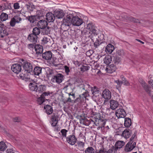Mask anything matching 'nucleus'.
I'll list each match as a JSON object with an SVG mask.
<instances>
[{
  "mask_svg": "<svg viewBox=\"0 0 153 153\" xmlns=\"http://www.w3.org/2000/svg\"><path fill=\"white\" fill-rule=\"evenodd\" d=\"M120 78L122 80L121 82H122V84H123L124 85L128 86L130 85L129 83L128 82L125 78L123 75L120 76Z\"/></svg>",
  "mask_w": 153,
  "mask_h": 153,
  "instance_id": "79ce46f5",
  "label": "nucleus"
},
{
  "mask_svg": "<svg viewBox=\"0 0 153 153\" xmlns=\"http://www.w3.org/2000/svg\"><path fill=\"white\" fill-rule=\"evenodd\" d=\"M115 114L118 118H124L126 115V113L123 109L119 108L116 111Z\"/></svg>",
  "mask_w": 153,
  "mask_h": 153,
  "instance_id": "9d476101",
  "label": "nucleus"
},
{
  "mask_svg": "<svg viewBox=\"0 0 153 153\" xmlns=\"http://www.w3.org/2000/svg\"><path fill=\"white\" fill-rule=\"evenodd\" d=\"M13 7L15 9H19L20 7L19 4L18 3H15L14 4Z\"/></svg>",
  "mask_w": 153,
  "mask_h": 153,
  "instance_id": "680f3d73",
  "label": "nucleus"
},
{
  "mask_svg": "<svg viewBox=\"0 0 153 153\" xmlns=\"http://www.w3.org/2000/svg\"><path fill=\"white\" fill-rule=\"evenodd\" d=\"M99 91L97 90L96 88L95 87H94V88H92L91 89V92L93 95L96 94L97 93H98Z\"/></svg>",
  "mask_w": 153,
  "mask_h": 153,
  "instance_id": "5fc2aeb1",
  "label": "nucleus"
},
{
  "mask_svg": "<svg viewBox=\"0 0 153 153\" xmlns=\"http://www.w3.org/2000/svg\"><path fill=\"white\" fill-rule=\"evenodd\" d=\"M54 15L58 19L62 18L64 15V13L62 10L56 11L54 12Z\"/></svg>",
  "mask_w": 153,
  "mask_h": 153,
  "instance_id": "bb28decb",
  "label": "nucleus"
},
{
  "mask_svg": "<svg viewBox=\"0 0 153 153\" xmlns=\"http://www.w3.org/2000/svg\"><path fill=\"white\" fill-rule=\"evenodd\" d=\"M78 149L81 151H83L84 152V143L80 141L78 143Z\"/></svg>",
  "mask_w": 153,
  "mask_h": 153,
  "instance_id": "c9c22d12",
  "label": "nucleus"
},
{
  "mask_svg": "<svg viewBox=\"0 0 153 153\" xmlns=\"http://www.w3.org/2000/svg\"><path fill=\"white\" fill-rule=\"evenodd\" d=\"M36 54H39L43 52V47L39 45H36L34 47Z\"/></svg>",
  "mask_w": 153,
  "mask_h": 153,
  "instance_id": "412c9836",
  "label": "nucleus"
},
{
  "mask_svg": "<svg viewBox=\"0 0 153 153\" xmlns=\"http://www.w3.org/2000/svg\"><path fill=\"white\" fill-rule=\"evenodd\" d=\"M136 134H137V132L135 131L134 132V134H133L132 137L130 139V140L129 142H130L132 143H133L134 142V137H135L136 135Z\"/></svg>",
  "mask_w": 153,
  "mask_h": 153,
  "instance_id": "4d7b16f0",
  "label": "nucleus"
},
{
  "mask_svg": "<svg viewBox=\"0 0 153 153\" xmlns=\"http://www.w3.org/2000/svg\"><path fill=\"white\" fill-rule=\"evenodd\" d=\"M47 73L48 74L51 75L53 73V72L52 70L50 69H48L47 70Z\"/></svg>",
  "mask_w": 153,
  "mask_h": 153,
  "instance_id": "69168bd1",
  "label": "nucleus"
},
{
  "mask_svg": "<svg viewBox=\"0 0 153 153\" xmlns=\"http://www.w3.org/2000/svg\"><path fill=\"white\" fill-rule=\"evenodd\" d=\"M80 71L82 72H83L85 71H88V67L87 66L82 65L80 68Z\"/></svg>",
  "mask_w": 153,
  "mask_h": 153,
  "instance_id": "de8ad7c7",
  "label": "nucleus"
},
{
  "mask_svg": "<svg viewBox=\"0 0 153 153\" xmlns=\"http://www.w3.org/2000/svg\"><path fill=\"white\" fill-rule=\"evenodd\" d=\"M124 18L126 20L136 23H140V21L138 19H136L132 16H124Z\"/></svg>",
  "mask_w": 153,
  "mask_h": 153,
  "instance_id": "5701e85b",
  "label": "nucleus"
},
{
  "mask_svg": "<svg viewBox=\"0 0 153 153\" xmlns=\"http://www.w3.org/2000/svg\"><path fill=\"white\" fill-rule=\"evenodd\" d=\"M67 132L68 131L65 129H62L61 130V132L63 137H66Z\"/></svg>",
  "mask_w": 153,
  "mask_h": 153,
  "instance_id": "864d4df0",
  "label": "nucleus"
},
{
  "mask_svg": "<svg viewBox=\"0 0 153 153\" xmlns=\"http://www.w3.org/2000/svg\"><path fill=\"white\" fill-rule=\"evenodd\" d=\"M21 120L20 118L19 117H16L13 119V121L14 122H19Z\"/></svg>",
  "mask_w": 153,
  "mask_h": 153,
  "instance_id": "0e129e2a",
  "label": "nucleus"
},
{
  "mask_svg": "<svg viewBox=\"0 0 153 153\" xmlns=\"http://www.w3.org/2000/svg\"><path fill=\"white\" fill-rule=\"evenodd\" d=\"M45 99L41 95L37 100L38 103L39 105H41L45 101Z\"/></svg>",
  "mask_w": 153,
  "mask_h": 153,
  "instance_id": "a18cd8bd",
  "label": "nucleus"
},
{
  "mask_svg": "<svg viewBox=\"0 0 153 153\" xmlns=\"http://www.w3.org/2000/svg\"><path fill=\"white\" fill-rule=\"evenodd\" d=\"M97 40L94 43V45L95 47H97V46H99L100 44H101L102 42H100V39L99 38L98 39H97Z\"/></svg>",
  "mask_w": 153,
  "mask_h": 153,
  "instance_id": "6e6d98bb",
  "label": "nucleus"
},
{
  "mask_svg": "<svg viewBox=\"0 0 153 153\" xmlns=\"http://www.w3.org/2000/svg\"><path fill=\"white\" fill-rule=\"evenodd\" d=\"M139 82L143 90L148 94H150L151 92V88L142 79H140Z\"/></svg>",
  "mask_w": 153,
  "mask_h": 153,
  "instance_id": "20e7f679",
  "label": "nucleus"
},
{
  "mask_svg": "<svg viewBox=\"0 0 153 153\" xmlns=\"http://www.w3.org/2000/svg\"><path fill=\"white\" fill-rule=\"evenodd\" d=\"M26 7L28 11H33L34 7H33L32 5L30 4H26Z\"/></svg>",
  "mask_w": 153,
  "mask_h": 153,
  "instance_id": "603ef678",
  "label": "nucleus"
},
{
  "mask_svg": "<svg viewBox=\"0 0 153 153\" xmlns=\"http://www.w3.org/2000/svg\"><path fill=\"white\" fill-rule=\"evenodd\" d=\"M114 82L117 84L116 85L117 88H118L121 87V85L122 84V82L121 81H120L119 80H117L114 81Z\"/></svg>",
  "mask_w": 153,
  "mask_h": 153,
  "instance_id": "09e8293b",
  "label": "nucleus"
},
{
  "mask_svg": "<svg viewBox=\"0 0 153 153\" xmlns=\"http://www.w3.org/2000/svg\"><path fill=\"white\" fill-rule=\"evenodd\" d=\"M116 70V67L113 64L108 65L107 66L105 69L106 71L109 73H112L115 71Z\"/></svg>",
  "mask_w": 153,
  "mask_h": 153,
  "instance_id": "f3484780",
  "label": "nucleus"
},
{
  "mask_svg": "<svg viewBox=\"0 0 153 153\" xmlns=\"http://www.w3.org/2000/svg\"><path fill=\"white\" fill-rule=\"evenodd\" d=\"M87 95V94L86 92H85L82 94L80 96H81V97L82 98L83 100H84V99L85 100V99L86 98Z\"/></svg>",
  "mask_w": 153,
  "mask_h": 153,
  "instance_id": "e2e57ef3",
  "label": "nucleus"
},
{
  "mask_svg": "<svg viewBox=\"0 0 153 153\" xmlns=\"http://www.w3.org/2000/svg\"><path fill=\"white\" fill-rule=\"evenodd\" d=\"M22 21L21 18L19 16H15L11 19L10 22V25L12 27H14L16 23L20 22Z\"/></svg>",
  "mask_w": 153,
  "mask_h": 153,
  "instance_id": "6e6552de",
  "label": "nucleus"
},
{
  "mask_svg": "<svg viewBox=\"0 0 153 153\" xmlns=\"http://www.w3.org/2000/svg\"><path fill=\"white\" fill-rule=\"evenodd\" d=\"M82 19L73 14H69L63 20V23L61 25V28L64 31L68 30L71 25L74 26H79L83 23Z\"/></svg>",
  "mask_w": 153,
  "mask_h": 153,
  "instance_id": "f257e3e1",
  "label": "nucleus"
},
{
  "mask_svg": "<svg viewBox=\"0 0 153 153\" xmlns=\"http://www.w3.org/2000/svg\"><path fill=\"white\" fill-rule=\"evenodd\" d=\"M24 74L25 73H21L19 75V77L21 79H23L24 77Z\"/></svg>",
  "mask_w": 153,
  "mask_h": 153,
  "instance_id": "338daca9",
  "label": "nucleus"
},
{
  "mask_svg": "<svg viewBox=\"0 0 153 153\" xmlns=\"http://www.w3.org/2000/svg\"><path fill=\"white\" fill-rule=\"evenodd\" d=\"M116 55H117L120 57L124 55V51L123 50H120L118 51L116 53Z\"/></svg>",
  "mask_w": 153,
  "mask_h": 153,
  "instance_id": "3c124183",
  "label": "nucleus"
},
{
  "mask_svg": "<svg viewBox=\"0 0 153 153\" xmlns=\"http://www.w3.org/2000/svg\"><path fill=\"white\" fill-rule=\"evenodd\" d=\"M131 133V131L128 129L125 130L122 133V136L126 139L128 138Z\"/></svg>",
  "mask_w": 153,
  "mask_h": 153,
  "instance_id": "b1692460",
  "label": "nucleus"
},
{
  "mask_svg": "<svg viewBox=\"0 0 153 153\" xmlns=\"http://www.w3.org/2000/svg\"><path fill=\"white\" fill-rule=\"evenodd\" d=\"M72 85V84L71 83L70 81H67L66 82V84L65 85L64 88H67L68 87H71Z\"/></svg>",
  "mask_w": 153,
  "mask_h": 153,
  "instance_id": "052dcab7",
  "label": "nucleus"
},
{
  "mask_svg": "<svg viewBox=\"0 0 153 153\" xmlns=\"http://www.w3.org/2000/svg\"><path fill=\"white\" fill-rule=\"evenodd\" d=\"M114 49V46L110 44L106 46L105 51L108 54H111L113 51Z\"/></svg>",
  "mask_w": 153,
  "mask_h": 153,
  "instance_id": "4be33fe9",
  "label": "nucleus"
},
{
  "mask_svg": "<svg viewBox=\"0 0 153 153\" xmlns=\"http://www.w3.org/2000/svg\"><path fill=\"white\" fill-rule=\"evenodd\" d=\"M102 95L103 97L105 99L109 100L111 98V93L107 89H105L103 91Z\"/></svg>",
  "mask_w": 153,
  "mask_h": 153,
  "instance_id": "2eb2a0df",
  "label": "nucleus"
},
{
  "mask_svg": "<svg viewBox=\"0 0 153 153\" xmlns=\"http://www.w3.org/2000/svg\"><path fill=\"white\" fill-rule=\"evenodd\" d=\"M131 125V119L126 118L125 119L124 125L126 127H129Z\"/></svg>",
  "mask_w": 153,
  "mask_h": 153,
  "instance_id": "7c9ffc66",
  "label": "nucleus"
},
{
  "mask_svg": "<svg viewBox=\"0 0 153 153\" xmlns=\"http://www.w3.org/2000/svg\"><path fill=\"white\" fill-rule=\"evenodd\" d=\"M7 146L4 142H0V151H4L7 148Z\"/></svg>",
  "mask_w": 153,
  "mask_h": 153,
  "instance_id": "58836bf2",
  "label": "nucleus"
},
{
  "mask_svg": "<svg viewBox=\"0 0 153 153\" xmlns=\"http://www.w3.org/2000/svg\"><path fill=\"white\" fill-rule=\"evenodd\" d=\"M29 87L30 90L35 91L39 93H42L45 91L46 90V87L45 85H38L35 82L30 83Z\"/></svg>",
  "mask_w": 153,
  "mask_h": 153,
  "instance_id": "f03ea898",
  "label": "nucleus"
},
{
  "mask_svg": "<svg viewBox=\"0 0 153 153\" xmlns=\"http://www.w3.org/2000/svg\"><path fill=\"white\" fill-rule=\"evenodd\" d=\"M110 108L113 110L115 109L118 105V102L114 100H111L110 101Z\"/></svg>",
  "mask_w": 153,
  "mask_h": 153,
  "instance_id": "a878e982",
  "label": "nucleus"
},
{
  "mask_svg": "<svg viewBox=\"0 0 153 153\" xmlns=\"http://www.w3.org/2000/svg\"><path fill=\"white\" fill-rule=\"evenodd\" d=\"M125 144L124 142L122 141H118L115 143V147L117 150L122 147Z\"/></svg>",
  "mask_w": 153,
  "mask_h": 153,
  "instance_id": "c756f323",
  "label": "nucleus"
},
{
  "mask_svg": "<svg viewBox=\"0 0 153 153\" xmlns=\"http://www.w3.org/2000/svg\"><path fill=\"white\" fill-rule=\"evenodd\" d=\"M117 150L114 146H113L111 149L107 152L103 150H100V151L96 153H116Z\"/></svg>",
  "mask_w": 153,
  "mask_h": 153,
  "instance_id": "6ab92c4d",
  "label": "nucleus"
},
{
  "mask_svg": "<svg viewBox=\"0 0 153 153\" xmlns=\"http://www.w3.org/2000/svg\"><path fill=\"white\" fill-rule=\"evenodd\" d=\"M46 19L49 22H52L55 20V15L51 12H49L46 14Z\"/></svg>",
  "mask_w": 153,
  "mask_h": 153,
  "instance_id": "4468645a",
  "label": "nucleus"
},
{
  "mask_svg": "<svg viewBox=\"0 0 153 153\" xmlns=\"http://www.w3.org/2000/svg\"><path fill=\"white\" fill-rule=\"evenodd\" d=\"M58 116L53 113L51 116V125L53 126H55L57 124Z\"/></svg>",
  "mask_w": 153,
  "mask_h": 153,
  "instance_id": "a211bd4d",
  "label": "nucleus"
},
{
  "mask_svg": "<svg viewBox=\"0 0 153 153\" xmlns=\"http://www.w3.org/2000/svg\"><path fill=\"white\" fill-rule=\"evenodd\" d=\"M38 38L37 36L31 33L28 35L27 39L30 42L35 44L37 42Z\"/></svg>",
  "mask_w": 153,
  "mask_h": 153,
  "instance_id": "ddd939ff",
  "label": "nucleus"
},
{
  "mask_svg": "<svg viewBox=\"0 0 153 153\" xmlns=\"http://www.w3.org/2000/svg\"><path fill=\"white\" fill-rule=\"evenodd\" d=\"M66 140L68 143L72 145H74L77 140L75 136L73 134L68 136L67 137Z\"/></svg>",
  "mask_w": 153,
  "mask_h": 153,
  "instance_id": "1a4fd4ad",
  "label": "nucleus"
},
{
  "mask_svg": "<svg viewBox=\"0 0 153 153\" xmlns=\"http://www.w3.org/2000/svg\"><path fill=\"white\" fill-rule=\"evenodd\" d=\"M38 24L39 27L42 29L47 26L48 23L45 20L42 19L38 22Z\"/></svg>",
  "mask_w": 153,
  "mask_h": 153,
  "instance_id": "393cba45",
  "label": "nucleus"
},
{
  "mask_svg": "<svg viewBox=\"0 0 153 153\" xmlns=\"http://www.w3.org/2000/svg\"><path fill=\"white\" fill-rule=\"evenodd\" d=\"M11 70L14 73L18 74L21 71V65L18 64H15L12 65Z\"/></svg>",
  "mask_w": 153,
  "mask_h": 153,
  "instance_id": "f8f14e48",
  "label": "nucleus"
},
{
  "mask_svg": "<svg viewBox=\"0 0 153 153\" xmlns=\"http://www.w3.org/2000/svg\"><path fill=\"white\" fill-rule=\"evenodd\" d=\"M136 143L134 142L133 143L128 142L126 145L125 148L126 152H129L132 150L135 147Z\"/></svg>",
  "mask_w": 153,
  "mask_h": 153,
  "instance_id": "9b49d317",
  "label": "nucleus"
},
{
  "mask_svg": "<svg viewBox=\"0 0 153 153\" xmlns=\"http://www.w3.org/2000/svg\"><path fill=\"white\" fill-rule=\"evenodd\" d=\"M50 37L48 36H44L42 40V43L43 44H46L49 42L50 40Z\"/></svg>",
  "mask_w": 153,
  "mask_h": 153,
  "instance_id": "4c0bfd02",
  "label": "nucleus"
},
{
  "mask_svg": "<svg viewBox=\"0 0 153 153\" xmlns=\"http://www.w3.org/2000/svg\"><path fill=\"white\" fill-rule=\"evenodd\" d=\"M86 29H87L89 31V33L91 35H97V32L96 29V27L92 23H89L87 25Z\"/></svg>",
  "mask_w": 153,
  "mask_h": 153,
  "instance_id": "39448f33",
  "label": "nucleus"
},
{
  "mask_svg": "<svg viewBox=\"0 0 153 153\" xmlns=\"http://www.w3.org/2000/svg\"><path fill=\"white\" fill-rule=\"evenodd\" d=\"M64 79V76L61 74H59L54 76L52 79L53 82H56L58 84L61 83Z\"/></svg>",
  "mask_w": 153,
  "mask_h": 153,
  "instance_id": "0eeeda50",
  "label": "nucleus"
},
{
  "mask_svg": "<svg viewBox=\"0 0 153 153\" xmlns=\"http://www.w3.org/2000/svg\"><path fill=\"white\" fill-rule=\"evenodd\" d=\"M35 16L36 17L37 20L42 19V17L43 16L42 11L40 10H37L36 11V15Z\"/></svg>",
  "mask_w": 153,
  "mask_h": 153,
  "instance_id": "f704fd0d",
  "label": "nucleus"
},
{
  "mask_svg": "<svg viewBox=\"0 0 153 153\" xmlns=\"http://www.w3.org/2000/svg\"><path fill=\"white\" fill-rule=\"evenodd\" d=\"M95 118V124L96 126H99V127L102 128L104 127L105 124V121L101 118L100 114H98L94 117Z\"/></svg>",
  "mask_w": 153,
  "mask_h": 153,
  "instance_id": "7ed1b4c3",
  "label": "nucleus"
},
{
  "mask_svg": "<svg viewBox=\"0 0 153 153\" xmlns=\"http://www.w3.org/2000/svg\"><path fill=\"white\" fill-rule=\"evenodd\" d=\"M1 10H3L5 9H10L11 8V6L10 3H5L2 6H0Z\"/></svg>",
  "mask_w": 153,
  "mask_h": 153,
  "instance_id": "2f4dec72",
  "label": "nucleus"
},
{
  "mask_svg": "<svg viewBox=\"0 0 153 153\" xmlns=\"http://www.w3.org/2000/svg\"><path fill=\"white\" fill-rule=\"evenodd\" d=\"M149 83L151 85L152 87L153 88V80H150L149 82Z\"/></svg>",
  "mask_w": 153,
  "mask_h": 153,
  "instance_id": "774afa93",
  "label": "nucleus"
},
{
  "mask_svg": "<svg viewBox=\"0 0 153 153\" xmlns=\"http://www.w3.org/2000/svg\"><path fill=\"white\" fill-rule=\"evenodd\" d=\"M7 35V32L4 25L0 23V37L3 38Z\"/></svg>",
  "mask_w": 153,
  "mask_h": 153,
  "instance_id": "aec40b11",
  "label": "nucleus"
},
{
  "mask_svg": "<svg viewBox=\"0 0 153 153\" xmlns=\"http://www.w3.org/2000/svg\"><path fill=\"white\" fill-rule=\"evenodd\" d=\"M23 68L25 71L28 73H33V67L32 64L30 62H26L23 63Z\"/></svg>",
  "mask_w": 153,
  "mask_h": 153,
  "instance_id": "423d86ee",
  "label": "nucleus"
},
{
  "mask_svg": "<svg viewBox=\"0 0 153 153\" xmlns=\"http://www.w3.org/2000/svg\"><path fill=\"white\" fill-rule=\"evenodd\" d=\"M40 28L35 27L33 28V34L36 35V36L38 35L40 33Z\"/></svg>",
  "mask_w": 153,
  "mask_h": 153,
  "instance_id": "e433bc0d",
  "label": "nucleus"
},
{
  "mask_svg": "<svg viewBox=\"0 0 153 153\" xmlns=\"http://www.w3.org/2000/svg\"><path fill=\"white\" fill-rule=\"evenodd\" d=\"M52 53L50 51H46L42 54L43 58L47 60H50L52 57Z\"/></svg>",
  "mask_w": 153,
  "mask_h": 153,
  "instance_id": "dca6fc26",
  "label": "nucleus"
},
{
  "mask_svg": "<svg viewBox=\"0 0 153 153\" xmlns=\"http://www.w3.org/2000/svg\"><path fill=\"white\" fill-rule=\"evenodd\" d=\"M94 149L91 147H88L85 151V153H94Z\"/></svg>",
  "mask_w": 153,
  "mask_h": 153,
  "instance_id": "c03bdc74",
  "label": "nucleus"
},
{
  "mask_svg": "<svg viewBox=\"0 0 153 153\" xmlns=\"http://www.w3.org/2000/svg\"><path fill=\"white\" fill-rule=\"evenodd\" d=\"M42 68L36 66L34 68L33 72L35 75L39 76L42 73Z\"/></svg>",
  "mask_w": 153,
  "mask_h": 153,
  "instance_id": "c85d7f7f",
  "label": "nucleus"
},
{
  "mask_svg": "<svg viewBox=\"0 0 153 153\" xmlns=\"http://www.w3.org/2000/svg\"><path fill=\"white\" fill-rule=\"evenodd\" d=\"M121 57L118 56L117 55H116L113 60L114 63L116 64H118L121 61Z\"/></svg>",
  "mask_w": 153,
  "mask_h": 153,
  "instance_id": "ea45409f",
  "label": "nucleus"
},
{
  "mask_svg": "<svg viewBox=\"0 0 153 153\" xmlns=\"http://www.w3.org/2000/svg\"><path fill=\"white\" fill-rule=\"evenodd\" d=\"M28 20L31 23H33L35 21H38L35 16H28Z\"/></svg>",
  "mask_w": 153,
  "mask_h": 153,
  "instance_id": "37998d69",
  "label": "nucleus"
},
{
  "mask_svg": "<svg viewBox=\"0 0 153 153\" xmlns=\"http://www.w3.org/2000/svg\"><path fill=\"white\" fill-rule=\"evenodd\" d=\"M44 109H45V111L48 114H51L53 111L52 107L49 105H47L45 106Z\"/></svg>",
  "mask_w": 153,
  "mask_h": 153,
  "instance_id": "cd10ccee",
  "label": "nucleus"
},
{
  "mask_svg": "<svg viewBox=\"0 0 153 153\" xmlns=\"http://www.w3.org/2000/svg\"><path fill=\"white\" fill-rule=\"evenodd\" d=\"M8 15L6 13H3L0 15V19L2 21H4L8 19Z\"/></svg>",
  "mask_w": 153,
  "mask_h": 153,
  "instance_id": "a19ab883",
  "label": "nucleus"
},
{
  "mask_svg": "<svg viewBox=\"0 0 153 153\" xmlns=\"http://www.w3.org/2000/svg\"><path fill=\"white\" fill-rule=\"evenodd\" d=\"M7 153H17V152L14 150L13 148L8 149L6 150Z\"/></svg>",
  "mask_w": 153,
  "mask_h": 153,
  "instance_id": "8fccbe9b",
  "label": "nucleus"
},
{
  "mask_svg": "<svg viewBox=\"0 0 153 153\" xmlns=\"http://www.w3.org/2000/svg\"><path fill=\"white\" fill-rule=\"evenodd\" d=\"M64 68L66 73L67 75H68L69 74V72L70 71V70L69 67L66 65H65L64 66Z\"/></svg>",
  "mask_w": 153,
  "mask_h": 153,
  "instance_id": "bf43d9fd",
  "label": "nucleus"
},
{
  "mask_svg": "<svg viewBox=\"0 0 153 153\" xmlns=\"http://www.w3.org/2000/svg\"><path fill=\"white\" fill-rule=\"evenodd\" d=\"M104 63L108 65L110 64L112 61V58L111 56L109 55L106 56L104 59Z\"/></svg>",
  "mask_w": 153,
  "mask_h": 153,
  "instance_id": "473e14b6",
  "label": "nucleus"
},
{
  "mask_svg": "<svg viewBox=\"0 0 153 153\" xmlns=\"http://www.w3.org/2000/svg\"><path fill=\"white\" fill-rule=\"evenodd\" d=\"M30 73H28L27 72L25 73L24 77L23 80H26V79H30V75L31 74Z\"/></svg>",
  "mask_w": 153,
  "mask_h": 153,
  "instance_id": "49530a36",
  "label": "nucleus"
},
{
  "mask_svg": "<svg viewBox=\"0 0 153 153\" xmlns=\"http://www.w3.org/2000/svg\"><path fill=\"white\" fill-rule=\"evenodd\" d=\"M42 33L43 35H48L50 33L51 31V28L49 27H45L44 28H42Z\"/></svg>",
  "mask_w": 153,
  "mask_h": 153,
  "instance_id": "72a5a7b5",
  "label": "nucleus"
},
{
  "mask_svg": "<svg viewBox=\"0 0 153 153\" xmlns=\"http://www.w3.org/2000/svg\"><path fill=\"white\" fill-rule=\"evenodd\" d=\"M50 92L49 91L48 92H43L41 95L42 97H44L45 99V97L47 96H48L50 95Z\"/></svg>",
  "mask_w": 153,
  "mask_h": 153,
  "instance_id": "13d9d810",
  "label": "nucleus"
}]
</instances>
